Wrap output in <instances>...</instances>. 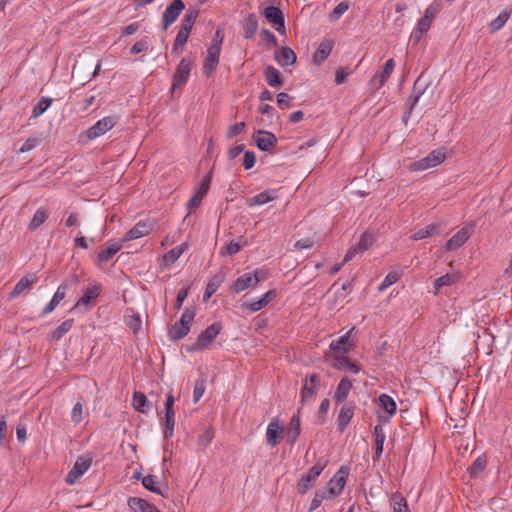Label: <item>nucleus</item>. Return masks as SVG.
<instances>
[{"label":"nucleus","instance_id":"obj_38","mask_svg":"<svg viewBox=\"0 0 512 512\" xmlns=\"http://www.w3.org/2000/svg\"><path fill=\"white\" fill-rule=\"evenodd\" d=\"M440 230V226L438 224H429L424 228L419 229L416 231L411 238L415 241L426 239L428 237H431L435 234H437Z\"/></svg>","mask_w":512,"mask_h":512},{"label":"nucleus","instance_id":"obj_43","mask_svg":"<svg viewBox=\"0 0 512 512\" xmlns=\"http://www.w3.org/2000/svg\"><path fill=\"white\" fill-rule=\"evenodd\" d=\"M459 279V275L457 273H447L445 275H442L441 277H438L434 281V287L436 290V293L444 286H450L454 283H456Z\"/></svg>","mask_w":512,"mask_h":512},{"label":"nucleus","instance_id":"obj_54","mask_svg":"<svg viewBox=\"0 0 512 512\" xmlns=\"http://www.w3.org/2000/svg\"><path fill=\"white\" fill-rule=\"evenodd\" d=\"M206 389V379L199 378L196 380L193 390V401L197 403L203 396Z\"/></svg>","mask_w":512,"mask_h":512},{"label":"nucleus","instance_id":"obj_17","mask_svg":"<svg viewBox=\"0 0 512 512\" xmlns=\"http://www.w3.org/2000/svg\"><path fill=\"white\" fill-rule=\"evenodd\" d=\"M152 230V224L149 221H139L123 237L122 242L132 241L146 236Z\"/></svg>","mask_w":512,"mask_h":512},{"label":"nucleus","instance_id":"obj_19","mask_svg":"<svg viewBox=\"0 0 512 512\" xmlns=\"http://www.w3.org/2000/svg\"><path fill=\"white\" fill-rule=\"evenodd\" d=\"M221 52V47L216 45H210L207 50V56L205 59V63L203 66L204 73L207 76H210L216 69L219 63V56Z\"/></svg>","mask_w":512,"mask_h":512},{"label":"nucleus","instance_id":"obj_27","mask_svg":"<svg viewBox=\"0 0 512 512\" xmlns=\"http://www.w3.org/2000/svg\"><path fill=\"white\" fill-rule=\"evenodd\" d=\"M68 289L67 283H62L56 290L50 302L43 308L42 315L53 312L59 303L65 298Z\"/></svg>","mask_w":512,"mask_h":512},{"label":"nucleus","instance_id":"obj_2","mask_svg":"<svg viewBox=\"0 0 512 512\" xmlns=\"http://www.w3.org/2000/svg\"><path fill=\"white\" fill-rule=\"evenodd\" d=\"M445 159V153L441 150H433L426 157L409 164L412 172L423 171L441 164Z\"/></svg>","mask_w":512,"mask_h":512},{"label":"nucleus","instance_id":"obj_44","mask_svg":"<svg viewBox=\"0 0 512 512\" xmlns=\"http://www.w3.org/2000/svg\"><path fill=\"white\" fill-rule=\"evenodd\" d=\"M190 331V327L177 321L170 329L169 336L173 340L184 338Z\"/></svg>","mask_w":512,"mask_h":512},{"label":"nucleus","instance_id":"obj_13","mask_svg":"<svg viewBox=\"0 0 512 512\" xmlns=\"http://www.w3.org/2000/svg\"><path fill=\"white\" fill-rule=\"evenodd\" d=\"M284 433L283 427L280 425L279 420L274 418L267 426L266 430V441L270 447H276L282 438Z\"/></svg>","mask_w":512,"mask_h":512},{"label":"nucleus","instance_id":"obj_25","mask_svg":"<svg viewBox=\"0 0 512 512\" xmlns=\"http://www.w3.org/2000/svg\"><path fill=\"white\" fill-rule=\"evenodd\" d=\"M127 503L133 512H161L155 505L140 497H130Z\"/></svg>","mask_w":512,"mask_h":512},{"label":"nucleus","instance_id":"obj_47","mask_svg":"<svg viewBox=\"0 0 512 512\" xmlns=\"http://www.w3.org/2000/svg\"><path fill=\"white\" fill-rule=\"evenodd\" d=\"M379 405L389 415H393L396 413V408H397L396 403H395L394 399L387 394H381L379 396Z\"/></svg>","mask_w":512,"mask_h":512},{"label":"nucleus","instance_id":"obj_58","mask_svg":"<svg viewBox=\"0 0 512 512\" xmlns=\"http://www.w3.org/2000/svg\"><path fill=\"white\" fill-rule=\"evenodd\" d=\"M189 34L190 33L185 32L181 29L178 31L173 45L174 51H177L179 48L183 47L186 44Z\"/></svg>","mask_w":512,"mask_h":512},{"label":"nucleus","instance_id":"obj_30","mask_svg":"<svg viewBox=\"0 0 512 512\" xmlns=\"http://www.w3.org/2000/svg\"><path fill=\"white\" fill-rule=\"evenodd\" d=\"M50 216V211L46 207H40L36 210L33 218L29 222L27 228L30 231H36Z\"/></svg>","mask_w":512,"mask_h":512},{"label":"nucleus","instance_id":"obj_57","mask_svg":"<svg viewBox=\"0 0 512 512\" xmlns=\"http://www.w3.org/2000/svg\"><path fill=\"white\" fill-rule=\"evenodd\" d=\"M83 419V403L81 401H78L72 411H71V420L75 424H79Z\"/></svg>","mask_w":512,"mask_h":512},{"label":"nucleus","instance_id":"obj_41","mask_svg":"<svg viewBox=\"0 0 512 512\" xmlns=\"http://www.w3.org/2000/svg\"><path fill=\"white\" fill-rule=\"evenodd\" d=\"M264 75L269 86L275 87L282 84L280 73L275 67L271 65L267 66L264 70Z\"/></svg>","mask_w":512,"mask_h":512},{"label":"nucleus","instance_id":"obj_50","mask_svg":"<svg viewBox=\"0 0 512 512\" xmlns=\"http://www.w3.org/2000/svg\"><path fill=\"white\" fill-rule=\"evenodd\" d=\"M393 512H409L406 499L396 492L392 495Z\"/></svg>","mask_w":512,"mask_h":512},{"label":"nucleus","instance_id":"obj_1","mask_svg":"<svg viewBox=\"0 0 512 512\" xmlns=\"http://www.w3.org/2000/svg\"><path fill=\"white\" fill-rule=\"evenodd\" d=\"M326 466L325 462L321 460L317 461L314 466H312L308 472L301 477V479L297 483V490L300 494H305L309 489H311L317 478L320 476L322 471Z\"/></svg>","mask_w":512,"mask_h":512},{"label":"nucleus","instance_id":"obj_46","mask_svg":"<svg viewBox=\"0 0 512 512\" xmlns=\"http://www.w3.org/2000/svg\"><path fill=\"white\" fill-rule=\"evenodd\" d=\"M52 102V98L41 97L39 102L33 107L31 119L40 117L52 105Z\"/></svg>","mask_w":512,"mask_h":512},{"label":"nucleus","instance_id":"obj_53","mask_svg":"<svg viewBox=\"0 0 512 512\" xmlns=\"http://www.w3.org/2000/svg\"><path fill=\"white\" fill-rule=\"evenodd\" d=\"M330 498V495L325 491V489L316 491L314 498L311 501L309 511L312 512L316 510L324 500Z\"/></svg>","mask_w":512,"mask_h":512},{"label":"nucleus","instance_id":"obj_12","mask_svg":"<svg viewBox=\"0 0 512 512\" xmlns=\"http://www.w3.org/2000/svg\"><path fill=\"white\" fill-rule=\"evenodd\" d=\"M253 140L256 146L262 151H269L270 149L274 148L277 144L276 136L273 133L266 130H258L253 135Z\"/></svg>","mask_w":512,"mask_h":512},{"label":"nucleus","instance_id":"obj_32","mask_svg":"<svg viewBox=\"0 0 512 512\" xmlns=\"http://www.w3.org/2000/svg\"><path fill=\"white\" fill-rule=\"evenodd\" d=\"M373 435L375 437L374 460H379L383 453V446L386 438L384 429L381 424L375 425Z\"/></svg>","mask_w":512,"mask_h":512},{"label":"nucleus","instance_id":"obj_34","mask_svg":"<svg viewBox=\"0 0 512 512\" xmlns=\"http://www.w3.org/2000/svg\"><path fill=\"white\" fill-rule=\"evenodd\" d=\"M100 295V285L93 284L89 285L85 290L83 296L77 301L74 308L80 305H88L94 299Z\"/></svg>","mask_w":512,"mask_h":512},{"label":"nucleus","instance_id":"obj_28","mask_svg":"<svg viewBox=\"0 0 512 512\" xmlns=\"http://www.w3.org/2000/svg\"><path fill=\"white\" fill-rule=\"evenodd\" d=\"M354 327H352L349 331H347L344 335H342L338 340L332 341L330 344V349L334 352L338 353H347L351 350L352 344L349 342V338L354 331Z\"/></svg>","mask_w":512,"mask_h":512},{"label":"nucleus","instance_id":"obj_29","mask_svg":"<svg viewBox=\"0 0 512 512\" xmlns=\"http://www.w3.org/2000/svg\"><path fill=\"white\" fill-rule=\"evenodd\" d=\"M332 366L338 370H350L353 373H359L361 367L359 364L352 362L347 356H335L333 359Z\"/></svg>","mask_w":512,"mask_h":512},{"label":"nucleus","instance_id":"obj_4","mask_svg":"<svg viewBox=\"0 0 512 512\" xmlns=\"http://www.w3.org/2000/svg\"><path fill=\"white\" fill-rule=\"evenodd\" d=\"M116 124V117L106 116L98 120L92 127L86 130L84 134L89 140H94L110 131Z\"/></svg>","mask_w":512,"mask_h":512},{"label":"nucleus","instance_id":"obj_7","mask_svg":"<svg viewBox=\"0 0 512 512\" xmlns=\"http://www.w3.org/2000/svg\"><path fill=\"white\" fill-rule=\"evenodd\" d=\"M185 9V4L182 0H173L165 9L162 15L163 28L168 29L179 17L181 12Z\"/></svg>","mask_w":512,"mask_h":512},{"label":"nucleus","instance_id":"obj_63","mask_svg":"<svg viewBox=\"0 0 512 512\" xmlns=\"http://www.w3.org/2000/svg\"><path fill=\"white\" fill-rule=\"evenodd\" d=\"M244 128H245V123L244 122L235 123L234 125L229 127V129L227 131V138L228 139L234 138L238 134L242 133Z\"/></svg>","mask_w":512,"mask_h":512},{"label":"nucleus","instance_id":"obj_37","mask_svg":"<svg viewBox=\"0 0 512 512\" xmlns=\"http://www.w3.org/2000/svg\"><path fill=\"white\" fill-rule=\"evenodd\" d=\"M223 280H224V274H222V273L216 274L209 280V282L206 286L205 292L203 294L204 302L208 301L212 297V295L217 291V289L222 284Z\"/></svg>","mask_w":512,"mask_h":512},{"label":"nucleus","instance_id":"obj_60","mask_svg":"<svg viewBox=\"0 0 512 512\" xmlns=\"http://www.w3.org/2000/svg\"><path fill=\"white\" fill-rule=\"evenodd\" d=\"M509 15L507 13H500L497 18H495L490 23V27L493 31H497L501 29L505 23L507 22Z\"/></svg>","mask_w":512,"mask_h":512},{"label":"nucleus","instance_id":"obj_10","mask_svg":"<svg viewBox=\"0 0 512 512\" xmlns=\"http://www.w3.org/2000/svg\"><path fill=\"white\" fill-rule=\"evenodd\" d=\"M347 472L341 468L327 483V486L324 488L325 491L330 495V497L339 495L346 484Z\"/></svg>","mask_w":512,"mask_h":512},{"label":"nucleus","instance_id":"obj_23","mask_svg":"<svg viewBox=\"0 0 512 512\" xmlns=\"http://www.w3.org/2000/svg\"><path fill=\"white\" fill-rule=\"evenodd\" d=\"M333 45V40L328 38L323 39L313 55L314 63L317 65L322 64L330 55Z\"/></svg>","mask_w":512,"mask_h":512},{"label":"nucleus","instance_id":"obj_52","mask_svg":"<svg viewBox=\"0 0 512 512\" xmlns=\"http://www.w3.org/2000/svg\"><path fill=\"white\" fill-rule=\"evenodd\" d=\"M175 425V412L174 411H166L165 412V428L163 431L165 438H170L173 436Z\"/></svg>","mask_w":512,"mask_h":512},{"label":"nucleus","instance_id":"obj_42","mask_svg":"<svg viewBox=\"0 0 512 512\" xmlns=\"http://www.w3.org/2000/svg\"><path fill=\"white\" fill-rule=\"evenodd\" d=\"M74 320L68 319L62 322L54 331L50 334V340L59 341L66 333H68L73 327Z\"/></svg>","mask_w":512,"mask_h":512},{"label":"nucleus","instance_id":"obj_56","mask_svg":"<svg viewBox=\"0 0 512 512\" xmlns=\"http://www.w3.org/2000/svg\"><path fill=\"white\" fill-rule=\"evenodd\" d=\"M214 438V430L211 427H208L204 430V432L198 438V444L203 447H208Z\"/></svg>","mask_w":512,"mask_h":512},{"label":"nucleus","instance_id":"obj_18","mask_svg":"<svg viewBox=\"0 0 512 512\" xmlns=\"http://www.w3.org/2000/svg\"><path fill=\"white\" fill-rule=\"evenodd\" d=\"M301 433V420H300V410L295 413L290 419L289 425L284 430L285 437L287 441L294 445L298 440Z\"/></svg>","mask_w":512,"mask_h":512},{"label":"nucleus","instance_id":"obj_64","mask_svg":"<svg viewBox=\"0 0 512 512\" xmlns=\"http://www.w3.org/2000/svg\"><path fill=\"white\" fill-rule=\"evenodd\" d=\"M351 74V71L348 68L339 67L336 71L335 75V83L340 85L345 82L347 77Z\"/></svg>","mask_w":512,"mask_h":512},{"label":"nucleus","instance_id":"obj_15","mask_svg":"<svg viewBox=\"0 0 512 512\" xmlns=\"http://www.w3.org/2000/svg\"><path fill=\"white\" fill-rule=\"evenodd\" d=\"M260 278L258 277V272L255 273H245L238 277L232 284L231 289L235 293H240L246 290L249 287H253L258 284Z\"/></svg>","mask_w":512,"mask_h":512},{"label":"nucleus","instance_id":"obj_55","mask_svg":"<svg viewBox=\"0 0 512 512\" xmlns=\"http://www.w3.org/2000/svg\"><path fill=\"white\" fill-rule=\"evenodd\" d=\"M399 280V274L397 272H390L386 275L382 283L379 285L378 290L380 292L385 291L388 287L393 285Z\"/></svg>","mask_w":512,"mask_h":512},{"label":"nucleus","instance_id":"obj_21","mask_svg":"<svg viewBox=\"0 0 512 512\" xmlns=\"http://www.w3.org/2000/svg\"><path fill=\"white\" fill-rule=\"evenodd\" d=\"M372 243H373V237L371 235H369L367 233L362 234L358 244L354 247H351L347 251L343 262H348V261L352 260L357 253H363L364 251L369 249V247L372 245Z\"/></svg>","mask_w":512,"mask_h":512},{"label":"nucleus","instance_id":"obj_35","mask_svg":"<svg viewBox=\"0 0 512 512\" xmlns=\"http://www.w3.org/2000/svg\"><path fill=\"white\" fill-rule=\"evenodd\" d=\"M275 59L281 66H289L296 62L297 57L291 48L282 47L280 52L276 54Z\"/></svg>","mask_w":512,"mask_h":512},{"label":"nucleus","instance_id":"obj_8","mask_svg":"<svg viewBox=\"0 0 512 512\" xmlns=\"http://www.w3.org/2000/svg\"><path fill=\"white\" fill-rule=\"evenodd\" d=\"M220 331L221 325L219 323L211 324L199 334L193 349L201 350L208 347L217 337Z\"/></svg>","mask_w":512,"mask_h":512},{"label":"nucleus","instance_id":"obj_59","mask_svg":"<svg viewBox=\"0 0 512 512\" xmlns=\"http://www.w3.org/2000/svg\"><path fill=\"white\" fill-rule=\"evenodd\" d=\"M441 9V5L437 2L431 3L424 11V17L430 19L431 21L437 16Z\"/></svg>","mask_w":512,"mask_h":512},{"label":"nucleus","instance_id":"obj_14","mask_svg":"<svg viewBox=\"0 0 512 512\" xmlns=\"http://www.w3.org/2000/svg\"><path fill=\"white\" fill-rule=\"evenodd\" d=\"M472 230V226H463L446 242L445 248L449 251L460 248L470 238Z\"/></svg>","mask_w":512,"mask_h":512},{"label":"nucleus","instance_id":"obj_16","mask_svg":"<svg viewBox=\"0 0 512 512\" xmlns=\"http://www.w3.org/2000/svg\"><path fill=\"white\" fill-rule=\"evenodd\" d=\"M276 297V291L270 290L264 293L260 298L245 302L242 304L243 309L250 312H257L266 307Z\"/></svg>","mask_w":512,"mask_h":512},{"label":"nucleus","instance_id":"obj_39","mask_svg":"<svg viewBox=\"0 0 512 512\" xmlns=\"http://www.w3.org/2000/svg\"><path fill=\"white\" fill-rule=\"evenodd\" d=\"M185 249H186V244H181V245H178V246L172 248L167 253H165L163 256V261H164L165 265L170 266L173 263H175L180 258V256L184 253Z\"/></svg>","mask_w":512,"mask_h":512},{"label":"nucleus","instance_id":"obj_24","mask_svg":"<svg viewBox=\"0 0 512 512\" xmlns=\"http://www.w3.org/2000/svg\"><path fill=\"white\" fill-rule=\"evenodd\" d=\"M354 415V406L350 403H346L342 406L338 418H337V429L339 432H344L349 425Z\"/></svg>","mask_w":512,"mask_h":512},{"label":"nucleus","instance_id":"obj_11","mask_svg":"<svg viewBox=\"0 0 512 512\" xmlns=\"http://www.w3.org/2000/svg\"><path fill=\"white\" fill-rule=\"evenodd\" d=\"M191 61L187 58H183L177 66V69L173 75L172 88L181 87L184 85L189 77L191 71Z\"/></svg>","mask_w":512,"mask_h":512},{"label":"nucleus","instance_id":"obj_51","mask_svg":"<svg viewBox=\"0 0 512 512\" xmlns=\"http://www.w3.org/2000/svg\"><path fill=\"white\" fill-rule=\"evenodd\" d=\"M133 407L142 413L147 412V398L146 395L142 392H135L132 401Z\"/></svg>","mask_w":512,"mask_h":512},{"label":"nucleus","instance_id":"obj_61","mask_svg":"<svg viewBox=\"0 0 512 512\" xmlns=\"http://www.w3.org/2000/svg\"><path fill=\"white\" fill-rule=\"evenodd\" d=\"M261 39L268 47H274L277 45L276 36L269 30H263L261 32Z\"/></svg>","mask_w":512,"mask_h":512},{"label":"nucleus","instance_id":"obj_40","mask_svg":"<svg viewBox=\"0 0 512 512\" xmlns=\"http://www.w3.org/2000/svg\"><path fill=\"white\" fill-rule=\"evenodd\" d=\"M198 14L199 11L197 9H189L181 20L180 29L190 33L198 17Z\"/></svg>","mask_w":512,"mask_h":512},{"label":"nucleus","instance_id":"obj_3","mask_svg":"<svg viewBox=\"0 0 512 512\" xmlns=\"http://www.w3.org/2000/svg\"><path fill=\"white\" fill-rule=\"evenodd\" d=\"M319 384L320 377L318 374L311 373L305 376L304 383L300 391L302 405H305L314 400Z\"/></svg>","mask_w":512,"mask_h":512},{"label":"nucleus","instance_id":"obj_45","mask_svg":"<svg viewBox=\"0 0 512 512\" xmlns=\"http://www.w3.org/2000/svg\"><path fill=\"white\" fill-rule=\"evenodd\" d=\"M432 22L433 21L425 18L424 16L420 18L415 30L412 32V38L419 41L422 36L430 29Z\"/></svg>","mask_w":512,"mask_h":512},{"label":"nucleus","instance_id":"obj_5","mask_svg":"<svg viewBox=\"0 0 512 512\" xmlns=\"http://www.w3.org/2000/svg\"><path fill=\"white\" fill-rule=\"evenodd\" d=\"M92 458L89 456L79 457L74 463L72 469L68 472L66 482L70 485L75 484L91 467Z\"/></svg>","mask_w":512,"mask_h":512},{"label":"nucleus","instance_id":"obj_62","mask_svg":"<svg viewBox=\"0 0 512 512\" xmlns=\"http://www.w3.org/2000/svg\"><path fill=\"white\" fill-rule=\"evenodd\" d=\"M39 143V139L37 137H30L26 139L21 148L18 150L19 153H26L34 149Z\"/></svg>","mask_w":512,"mask_h":512},{"label":"nucleus","instance_id":"obj_33","mask_svg":"<svg viewBox=\"0 0 512 512\" xmlns=\"http://www.w3.org/2000/svg\"><path fill=\"white\" fill-rule=\"evenodd\" d=\"M278 198L277 191L273 189L265 190L250 199V206H260Z\"/></svg>","mask_w":512,"mask_h":512},{"label":"nucleus","instance_id":"obj_6","mask_svg":"<svg viewBox=\"0 0 512 512\" xmlns=\"http://www.w3.org/2000/svg\"><path fill=\"white\" fill-rule=\"evenodd\" d=\"M212 180V172H208L202 179L201 183L197 187L194 195L187 203V208L189 210V213H191L194 209L199 207L201 204L203 198L206 196V194L209 191L210 183Z\"/></svg>","mask_w":512,"mask_h":512},{"label":"nucleus","instance_id":"obj_20","mask_svg":"<svg viewBox=\"0 0 512 512\" xmlns=\"http://www.w3.org/2000/svg\"><path fill=\"white\" fill-rule=\"evenodd\" d=\"M122 240L115 241L109 240L107 241L102 250L98 253L97 259L100 263H106L111 260L115 254H117L122 248Z\"/></svg>","mask_w":512,"mask_h":512},{"label":"nucleus","instance_id":"obj_26","mask_svg":"<svg viewBox=\"0 0 512 512\" xmlns=\"http://www.w3.org/2000/svg\"><path fill=\"white\" fill-rule=\"evenodd\" d=\"M37 281L38 277L35 274L22 277L14 286L13 291L10 294V299L17 298L24 291L29 290L33 284L37 283Z\"/></svg>","mask_w":512,"mask_h":512},{"label":"nucleus","instance_id":"obj_36","mask_svg":"<svg viewBox=\"0 0 512 512\" xmlns=\"http://www.w3.org/2000/svg\"><path fill=\"white\" fill-rule=\"evenodd\" d=\"M258 30V20L255 14H249L243 24V34L247 39H251L255 36Z\"/></svg>","mask_w":512,"mask_h":512},{"label":"nucleus","instance_id":"obj_31","mask_svg":"<svg viewBox=\"0 0 512 512\" xmlns=\"http://www.w3.org/2000/svg\"><path fill=\"white\" fill-rule=\"evenodd\" d=\"M352 381L348 378H342L340 382L338 383V386L336 388V391L334 393V400L337 403H343L346 398L348 397V394L350 390L352 389Z\"/></svg>","mask_w":512,"mask_h":512},{"label":"nucleus","instance_id":"obj_9","mask_svg":"<svg viewBox=\"0 0 512 512\" xmlns=\"http://www.w3.org/2000/svg\"><path fill=\"white\" fill-rule=\"evenodd\" d=\"M263 16L278 32L285 31L283 12L276 6H268L263 10Z\"/></svg>","mask_w":512,"mask_h":512},{"label":"nucleus","instance_id":"obj_49","mask_svg":"<svg viewBox=\"0 0 512 512\" xmlns=\"http://www.w3.org/2000/svg\"><path fill=\"white\" fill-rule=\"evenodd\" d=\"M143 486L156 494L163 495L157 477L154 475H147L142 479Z\"/></svg>","mask_w":512,"mask_h":512},{"label":"nucleus","instance_id":"obj_22","mask_svg":"<svg viewBox=\"0 0 512 512\" xmlns=\"http://www.w3.org/2000/svg\"><path fill=\"white\" fill-rule=\"evenodd\" d=\"M394 67L395 61L392 58L387 60L382 72L380 74L374 75V77L371 79V86L376 89L381 88L392 74Z\"/></svg>","mask_w":512,"mask_h":512},{"label":"nucleus","instance_id":"obj_48","mask_svg":"<svg viewBox=\"0 0 512 512\" xmlns=\"http://www.w3.org/2000/svg\"><path fill=\"white\" fill-rule=\"evenodd\" d=\"M243 245H244L243 238L239 237L238 239L231 240L228 244H226L222 248L220 253L222 255H234L240 251V249L242 248Z\"/></svg>","mask_w":512,"mask_h":512}]
</instances>
